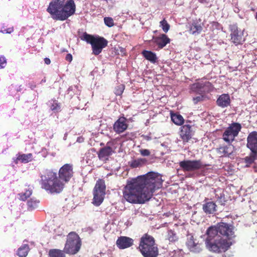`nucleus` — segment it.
<instances>
[{
  "label": "nucleus",
  "mask_w": 257,
  "mask_h": 257,
  "mask_svg": "<svg viewBox=\"0 0 257 257\" xmlns=\"http://www.w3.org/2000/svg\"><path fill=\"white\" fill-rule=\"evenodd\" d=\"M247 148L250 152L257 153V132H252L247 138Z\"/></svg>",
  "instance_id": "obj_13"
},
{
  "label": "nucleus",
  "mask_w": 257,
  "mask_h": 257,
  "mask_svg": "<svg viewBox=\"0 0 257 257\" xmlns=\"http://www.w3.org/2000/svg\"><path fill=\"white\" fill-rule=\"evenodd\" d=\"M172 257H184L183 251L180 250H175Z\"/></svg>",
  "instance_id": "obj_45"
},
{
  "label": "nucleus",
  "mask_w": 257,
  "mask_h": 257,
  "mask_svg": "<svg viewBox=\"0 0 257 257\" xmlns=\"http://www.w3.org/2000/svg\"><path fill=\"white\" fill-rule=\"evenodd\" d=\"M140 152L141 154L143 156H149L150 155V151L147 149L140 150Z\"/></svg>",
  "instance_id": "obj_46"
},
{
  "label": "nucleus",
  "mask_w": 257,
  "mask_h": 257,
  "mask_svg": "<svg viewBox=\"0 0 257 257\" xmlns=\"http://www.w3.org/2000/svg\"><path fill=\"white\" fill-rule=\"evenodd\" d=\"M39 201L34 198H31L27 201L28 209L29 210H33L35 209L38 206Z\"/></svg>",
  "instance_id": "obj_33"
},
{
  "label": "nucleus",
  "mask_w": 257,
  "mask_h": 257,
  "mask_svg": "<svg viewBox=\"0 0 257 257\" xmlns=\"http://www.w3.org/2000/svg\"><path fill=\"white\" fill-rule=\"evenodd\" d=\"M257 159V153H253L251 152L250 155L244 158V162L246 167H249L253 164L254 161Z\"/></svg>",
  "instance_id": "obj_30"
},
{
  "label": "nucleus",
  "mask_w": 257,
  "mask_h": 257,
  "mask_svg": "<svg viewBox=\"0 0 257 257\" xmlns=\"http://www.w3.org/2000/svg\"><path fill=\"white\" fill-rule=\"evenodd\" d=\"M107 45V41L104 38H97V39L93 42V44L91 45L93 53L95 55H98Z\"/></svg>",
  "instance_id": "obj_12"
},
{
  "label": "nucleus",
  "mask_w": 257,
  "mask_h": 257,
  "mask_svg": "<svg viewBox=\"0 0 257 257\" xmlns=\"http://www.w3.org/2000/svg\"><path fill=\"white\" fill-rule=\"evenodd\" d=\"M104 194L95 193L93 192V199L92 203L96 206H99L103 202Z\"/></svg>",
  "instance_id": "obj_27"
},
{
  "label": "nucleus",
  "mask_w": 257,
  "mask_h": 257,
  "mask_svg": "<svg viewBox=\"0 0 257 257\" xmlns=\"http://www.w3.org/2000/svg\"><path fill=\"white\" fill-rule=\"evenodd\" d=\"M81 39V40L86 41L87 43H89L92 45L93 44V42L97 39V38H94L91 35H89L85 32L83 33Z\"/></svg>",
  "instance_id": "obj_35"
},
{
  "label": "nucleus",
  "mask_w": 257,
  "mask_h": 257,
  "mask_svg": "<svg viewBox=\"0 0 257 257\" xmlns=\"http://www.w3.org/2000/svg\"><path fill=\"white\" fill-rule=\"evenodd\" d=\"M14 31L13 27H10L8 28H6L4 26H3L0 31V32L4 34H11Z\"/></svg>",
  "instance_id": "obj_42"
},
{
  "label": "nucleus",
  "mask_w": 257,
  "mask_h": 257,
  "mask_svg": "<svg viewBox=\"0 0 257 257\" xmlns=\"http://www.w3.org/2000/svg\"><path fill=\"white\" fill-rule=\"evenodd\" d=\"M113 152L112 148L106 146L100 149L98 154L99 159L102 160H107L109 156Z\"/></svg>",
  "instance_id": "obj_20"
},
{
  "label": "nucleus",
  "mask_w": 257,
  "mask_h": 257,
  "mask_svg": "<svg viewBox=\"0 0 257 257\" xmlns=\"http://www.w3.org/2000/svg\"><path fill=\"white\" fill-rule=\"evenodd\" d=\"M75 10L73 0H52L47 9L53 20L62 21L73 15Z\"/></svg>",
  "instance_id": "obj_3"
},
{
  "label": "nucleus",
  "mask_w": 257,
  "mask_h": 257,
  "mask_svg": "<svg viewBox=\"0 0 257 257\" xmlns=\"http://www.w3.org/2000/svg\"><path fill=\"white\" fill-rule=\"evenodd\" d=\"M202 28L200 25H198L196 23H193L190 28V33L193 35H198L202 31Z\"/></svg>",
  "instance_id": "obj_31"
},
{
  "label": "nucleus",
  "mask_w": 257,
  "mask_h": 257,
  "mask_svg": "<svg viewBox=\"0 0 257 257\" xmlns=\"http://www.w3.org/2000/svg\"><path fill=\"white\" fill-rule=\"evenodd\" d=\"M105 185L104 182L102 180H98L95 185L93 189V192L95 193H100L105 194Z\"/></svg>",
  "instance_id": "obj_23"
},
{
  "label": "nucleus",
  "mask_w": 257,
  "mask_h": 257,
  "mask_svg": "<svg viewBox=\"0 0 257 257\" xmlns=\"http://www.w3.org/2000/svg\"><path fill=\"white\" fill-rule=\"evenodd\" d=\"M18 87V85L12 84L9 87V91L12 95H15L17 93L16 88Z\"/></svg>",
  "instance_id": "obj_41"
},
{
  "label": "nucleus",
  "mask_w": 257,
  "mask_h": 257,
  "mask_svg": "<svg viewBox=\"0 0 257 257\" xmlns=\"http://www.w3.org/2000/svg\"><path fill=\"white\" fill-rule=\"evenodd\" d=\"M83 141V138H80V137H78L77 140V142H79V143L82 142Z\"/></svg>",
  "instance_id": "obj_53"
},
{
  "label": "nucleus",
  "mask_w": 257,
  "mask_h": 257,
  "mask_svg": "<svg viewBox=\"0 0 257 257\" xmlns=\"http://www.w3.org/2000/svg\"><path fill=\"white\" fill-rule=\"evenodd\" d=\"M230 98L228 94H222L219 96L216 100L217 105L221 107L225 108L230 104Z\"/></svg>",
  "instance_id": "obj_18"
},
{
  "label": "nucleus",
  "mask_w": 257,
  "mask_h": 257,
  "mask_svg": "<svg viewBox=\"0 0 257 257\" xmlns=\"http://www.w3.org/2000/svg\"><path fill=\"white\" fill-rule=\"evenodd\" d=\"M71 89V87H69V88H68V91H69V90H70Z\"/></svg>",
  "instance_id": "obj_55"
},
{
  "label": "nucleus",
  "mask_w": 257,
  "mask_h": 257,
  "mask_svg": "<svg viewBox=\"0 0 257 257\" xmlns=\"http://www.w3.org/2000/svg\"><path fill=\"white\" fill-rule=\"evenodd\" d=\"M139 248L144 257H157L159 255V249L154 237L148 234L141 237Z\"/></svg>",
  "instance_id": "obj_5"
},
{
  "label": "nucleus",
  "mask_w": 257,
  "mask_h": 257,
  "mask_svg": "<svg viewBox=\"0 0 257 257\" xmlns=\"http://www.w3.org/2000/svg\"><path fill=\"white\" fill-rule=\"evenodd\" d=\"M204 99V96L200 95L196 97H193V101L194 104H196L198 102L203 101Z\"/></svg>",
  "instance_id": "obj_43"
},
{
  "label": "nucleus",
  "mask_w": 257,
  "mask_h": 257,
  "mask_svg": "<svg viewBox=\"0 0 257 257\" xmlns=\"http://www.w3.org/2000/svg\"><path fill=\"white\" fill-rule=\"evenodd\" d=\"M232 148L231 145L220 147L217 149V152L221 156H228L233 152Z\"/></svg>",
  "instance_id": "obj_25"
},
{
  "label": "nucleus",
  "mask_w": 257,
  "mask_h": 257,
  "mask_svg": "<svg viewBox=\"0 0 257 257\" xmlns=\"http://www.w3.org/2000/svg\"><path fill=\"white\" fill-rule=\"evenodd\" d=\"M171 118L172 121L176 125H181L184 123V119L180 114L171 112Z\"/></svg>",
  "instance_id": "obj_26"
},
{
  "label": "nucleus",
  "mask_w": 257,
  "mask_h": 257,
  "mask_svg": "<svg viewBox=\"0 0 257 257\" xmlns=\"http://www.w3.org/2000/svg\"><path fill=\"white\" fill-rule=\"evenodd\" d=\"M150 139V138L149 137H148L147 140H149Z\"/></svg>",
  "instance_id": "obj_56"
},
{
  "label": "nucleus",
  "mask_w": 257,
  "mask_h": 257,
  "mask_svg": "<svg viewBox=\"0 0 257 257\" xmlns=\"http://www.w3.org/2000/svg\"><path fill=\"white\" fill-rule=\"evenodd\" d=\"M104 22L106 26L108 27H111L114 26V21L111 17H105L104 18Z\"/></svg>",
  "instance_id": "obj_40"
},
{
  "label": "nucleus",
  "mask_w": 257,
  "mask_h": 257,
  "mask_svg": "<svg viewBox=\"0 0 257 257\" xmlns=\"http://www.w3.org/2000/svg\"><path fill=\"white\" fill-rule=\"evenodd\" d=\"M162 176L150 172L127 181L123 192L124 198L133 204H143L149 201L156 190L162 186Z\"/></svg>",
  "instance_id": "obj_1"
},
{
  "label": "nucleus",
  "mask_w": 257,
  "mask_h": 257,
  "mask_svg": "<svg viewBox=\"0 0 257 257\" xmlns=\"http://www.w3.org/2000/svg\"><path fill=\"white\" fill-rule=\"evenodd\" d=\"M32 194V190L31 188H29L26 190L25 192L20 194V199L25 201L28 197H29Z\"/></svg>",
  "instance_id": "obj_37"
},
{
  "label": "nucleus",
  "mask_w": 257,
  "mask_h": 257,
  "mask_svg": "<svg viewBox=\"0 0 257 257\" xmlns=\"http://www.w3.org/2000/svg\"><path fill=\"white\" fill-rule=\"evenodd\" d=\"M216 205L212 201H209L203 205V210L206 214H213L216 211Z\"/></svg>",
  "instance_id": "obj_22"
},
{
  "label": "nucleus",
  "mask_w": 257,
  "mask_h": 257,
  "mask_svg": "<svg viewBox=\"0 0 257 257\" xmlns=\"http://www.w3.org/2000/svg\"><path fill=\"white\" fill-rule=\"evenodd\" d=\"M29 251V247L28 244H24L19 248L17 254L20 257H26Z\"/></svg>",
  "instance_id": "obj_29"
},
{
  "label": "nucleus",
  "mask_w": 257,
  "mask_h": 257,
  "mask_svg": "<svg viewBox=\"0 0 257 257\" xmlns=\"http://www.w3.org/2000/svg\"><path fill=\"white\" fill-rule=\"evenodd\" d=\"M160 26L162 28L165 33H167L170 29L169 24L165 19L160 22Z\"/></svg>",
  "instance_id": "obj_38"
},
{
  "label": "nucleus",
  "mask_w": 257,
  "mask_h": 257,
  "mask_svg": "<svg viewBox=\"0 0 257 257\" xmlns=\"http://www.w3.org/2000/svg\"><path fill=\"white\" fill-rule=\"evenodd\" d=\"M128 127L127 119L123 117H120L114 123L113 128L117 134H120L124 132Z\"/></svg>",
  "instance_id": "obj_14"
},
{
  "label": "nucleus",
  "mask_w": 257,
  "mask_h": 257,
  "mask_svg": "<svg viewBox=\"0 0 257 257\" xmlns=\"http://www.w3.org/2000/svg\"><path fill=\"white\" fill-rule=\"evenodd\" d=\"M6 62V58L3 56H0V69L5 67Z\"/></svg>",
  "instance_id": "obj_44"
},
{
  "label": "nucleus",
  "mask_w": 257,
  "mask_h": 257,
  "mask_svg": "<svg viewBox=\"0 0 257 257\" xmlns=\"http://www.w3.org/2000/svg\"><path fill=\"white\" fill-rule=\"evenodd\" d=\"M241 128L239 123L233 122L225 130L222 135L223 140L228 144L231 143L238 135Z\"/></svg>",
  "instance_id": "obj_7"
},
{
  "label": "nucleus",
  "mask_w": 257,
  "mask_h": 257,
  "mask_svg": "<svg viewBox=\"0 0 257 257\" xmlns=\"http://www.w3.org/2000/svg\"><path fill=\"white\" fill-rule=\"evenodd\" d=\"M66 60L71 62L72 60V56L71 54H67L65 57Z\"/></svg>",
  "instance_id": "obj_47"
},
{
  "label": "nucleus",
  "mask_w": 257,
  "mask_h": 257,
  "mask_svg": "<svg viewBox=\"0 0 257 257\" xmlns=\"http://www.w3.org/2000/svg\"><path fill=\"white\" fill-rule=\"evenodd\" d=\"M199 2L201 3H208L209 0H199Z\"/></svg>",
  "instance_id": "obj_51"
},
{
  "label": "nucleus",
  "mask_w": 257,
  "mask_h": 257,
  "mask_svg": "<svg viewBox=\"0 0 257 257\" xmlns=\"http://www.w3.org/2000/svg\"><path fill=\"white\" fill-rule=\"evenodd\" d=\"M191 127V126L189 124H185L181 126L180 137L183 142H187L191 139L193 136V131Z\"/></svg>",
  "instance_id": "obj_16"
},
{
  "label": "nucleus",
  "mask_w": 257,
  "mask_h": 257,
  "mask_svg": "<svg viewBox=\"0 0 257 257\" xmlns=\"http://www.w3.org/2000/svg\"><path fill=\"white\" fill-rule=\"evenodd\" d=\"M81 245L79 236L75 232H71L67 236L64 251L66 253L74 254L79 250Z\"/></svg>",
  "instance_id": "obj_6"
},
{
  "label": "nucleus",
  "mask_w": 257,
  "mask_h": 257,
  "mask_svg": "<svg viewBox=\"0 0 257 257\" xmlns=\"http://www.w3.org/2000/svg\"><path fill=\"white\" fill-rule=\"evenodd\" d=\"M22 88L21 85H18V87L16 88L17 92L22 91Z\"/></svg>",
  "instance_id": "obj_50"
},
{
  "label": "nucleus",
  "mask_w": 257,
  "mask_h": 257,
  "mask_svg": "<svg viewBox=\"0 0 257 257\" xmlns=\"http://www.w3.org/2000/svg\"><path fill=\"white\" fill-rule=\"evenodd\" d=\"M68 136V133H65L63 137V140L66 141Z\"/></svg>",
  "instance_id": "obj_52"
},
{
  "label": "nucleus",
  "mask_w": 257,
  "mask_h": 257,
  "mask_svg": "<svg viewBox=\"0 0 257 257\" xmlns=\"http://www.w3.org/2000/svg\"><path fill=\"white\" fill-rule=\"evenodd\" d=\"M40 178L39 183L41 187L47 192L59 193L62 191L64 184L58 179L56 172L51 170H46L40 174Z\"/></svg>",
  "instance_id": "obj_4"
},
{
  "label": "nucleus",
  "mask_w": 257,
  "mask_h": 257,
  "mask_svg": "<svg viewBox=\"0 0 257 257\" xmlns=\"http://www.w3.org/2000/svg\"><path fill=\"white\" fill-rule=\"evenodd\" d=\"M167 238L170 242H174L177 239V237L173 231L169 230L168 231Z\"/></svg>",
  "instance_id": "obj_36"
},
{
  "label": "nucleus",
  "mask_w": 257,
  "mask_h": 257,
  "mask_svg": "<svg viewBox=\"0 0 257 257\" xmlns=\"http://www.w3.org/2000/svg\"><path fill=\"white\" fill-rule=\"evenodd\" d=\"M186 244L189 250L191 252L198 253L202 250L201 244L196 241L192 234H187Z\"/></svg>",
  "instance_id": "obj_11"
},
{
  "label": "nucleus",
  "mask_w": 257,
  "mask_h": 257,
  "mask_svg": "<svg viewBox=\"0 0 257 257\" xmlns=\"http://www.w3.org/2000/svg\"><path fill=\"white\" fill-rule=\"evenodd\" d=\"M49 103L51 110L54 112H58L61 110L60 104L57 100H52L49 101Z\"/></svg>",
  "instance_id": "obj_34"
},
{
  "label": "nucleus",
  "mask_w": 257,
  "mask_h": 257,
  "mask_svg": "<svg viewBox=\"0 0 257 257\" xmlns=\"http://www.w3.org/2000/svg\"><path fill=\"white\" fill-rule=\"evenodd\" d=\"M73 175V166L70 164L64 165L59 170V177L60 179L67 182Z\"/></svg>",
  "instance_id": "obj_10"
},
{
  "label": "nucleus",
  "mask_w": 257,
  "mask_h": 257,
  "mask_svg": "<svg viewBox=\"0 0 257 257\" xmlns=\"http://www.w3.org/2000/svg\"><path fill=\"white\" fill-rule=\"evenodd\" d=\"M44 61H45V63L46 64H49L51 62V61L50 60L49 58H46L44 59Z\"/></svg>",
  "instance_id": "obj_49"
},
{
  "label": "nucleus",
  "mask_w": 257,
  "mask_h": 257,
  "mask_svg": "<svg viewBox=\"0 0 257 257\" xmlns=\"http://www.w3.org/2000/svg\"><path fill=\"white\" fill-rule=\"evenodd\" d=\"M180 169L184 172H192L202 168V162L198 160H184L179 163Z\"/></svg>",
  "instance_id": "obj_8"
},
{
  "label": "nucleus",
  "mask_w": 257,
  "mask_h": 257,
  "mask_svg": "<svg viewBox=\"0 0 257 257\" xmlns=\"http://www.w3.org/2000/svg\"><path fill=\"white\" fill-rule=\"evenodd\" d=\"M49 257H65L63 251L58 249H52L49 251Z\"/></svg>",
  "instance_id": "obj_32"
},
{
  "label": "nucleus",
  "mask_w": 257,
  "mask_h": 257,
  "mask_svg": "<svg viewBox=\"0 0 257 257\" xmlns=\"http://www.w3.org/2000/svg\"><path fill=\"white\" fill-rule=\"evenodd\" d=\"M230 40L235 45L241 44L245 41L244 36V30L239 29L235 25H232L230 27Z\"/></svg>",
  "instance_id": "obj_9"
},
{
  "label": "nucleus",
  "mask_w": 257,
  "mask_h": 257,
  "mask_svg": "<svg viewBox=\"0 0 257 257\" xmlns=\"http://www.w3.org/2000/svg\"><path fill=\"white\" fill-rule=\"evenodd\" d=\"M147 160L144 158H138L137 159L132 160L130 163V165L132 168H138L144 165Z\"/></svg>",
  "instance_id": "obj_28"
},
{
  "label": "nucleus",
  "mask_w": 257,
  "mask_h": 257,
  "mask_svg": "<svg viewBox=\"0 0 257 257\" xmlns=\"http://www.w3.org/2000/svg\"><path fill=\"white\" fill-rule=\"evenodd\" d=\"M211 85L210 83L209 82H198L197 83L193 84L191 86V90L193 91L196 92H203L205 90H203L205 86L208 87Z\"/></svg>",
  "instance_id": "obj_24"
},
{
  "label": "nucleus",
  "mask_w": 257,
  "mask_h": 257,
  "mask_svg": "<svg viewBox=\"0 0 257 257\" xmlns=\"http://www.w3.org/2000/svg\"><path fill=\"white\" fill-rule=\"evenodd\" d=\"M45 81L46 80L45 79H43L42 80L41 82H45Z\"/></svg>",
  "instance_id": "obj_54"
},
{
  "label": "nucleus",
  "mask_w": 257,
  "mask_h": 257,
  "mask_svg": "<svg viewBox=\"0 0 257 257\" xmlns=\"http://www.w3.org/2000/svg\"><path fill=\"white\" fill-rule=\"evenodd\" d=\"M33 159V155L31 153L29 154H18L16 155V158L14 160V162L16 164H18V162L20 161L22 163H28L32 161Z\"/></svg>",
  "instance_id": "obj_19"
},
{
  "label": "nucleus",
  "mask_w": 257,
  "mask_h": 257,
  "mask_svg": "<svg viewBox=\"0 0 257 257\" xmlns=\"http://www.w3.org/2000/svg\"><path fill=\"white\" fill-rule=\"evenodd\" d=\"M142 54L146 60L153 64H155L157 61L158 58L156 53L152 51L144 50L142 51Z\"/></svg>",
  "instance_id": "obj_21"
},
{
  "label": "nucleus",
  "mask_w": 257,
  "mask_h": 257,
  "mask_svg": "<svg viewBox=\"0 0 257 257\" xmlns=\"http://www.w3.org/2000/svg\"><path fill=\"white\" fill-rule=\"evenodd\" d=\"M134 240L128 237L120 236L116 240V245L120 249H124L133 244Z\"/></svg>",
  "instance_id": "obj_17"
},
{
  "label": "nucleus",
  "mask_w": 257,
  "mask_h": 257,
  "mask_svg": "<svg viewBox=\"0 0 257 257\" xmlns=\"http://www.w3.org/2000/svg\"><path fill=\"white\" fill-rule=\"evenodd\" d=\"M152 42L157 45L159 49H162L170 43V39L165 34H161L158 37H153Z\"/></svg>",
  "instance_id": "obj_15"
},
{
  "label": "nucleus",
  "mask_w": 257,
  "mask_h": 257,
  "mask_svg": "<svg viewBox=\"0 0 257 257\" xmlns=\"http://www.w3.org/2000/svg\"><path fill=\"white\" fill-rule=\"evenodd\" d=\"M124 85L123 84H120L117 85L114 90V93L116 95H121L123 93L124 89Z\"/></svg>",
  "instance_id": "obj_39"
},
{
  "label": "nucleus",
  "mask_w": 257,
  "mask_h": 257,
  "mask_svg": "<svg viewBox=\"0 0 257 257\" xmlns=\"http://www.w3.org/2000/svg\"><path fill=\"white\" fill-rule=\"evenodd\" d=\"M29 87L32 89H34L36 87V84L34 82H31L29 83Z\"/></svg>",
  "instance_id": "obj_48"
},
{
  "label": "nucleus",
  "mask_w": 257,
  "mask_h": 257,
  "mask_svg": "<svg viewBox=\"0 0 257 257\" xmlns=\"http://www.w3.org/2000/svg\"><path fill=\"white\" fill-rule=\"evenodd\" d=\"M206 234L205 240L206 248L216 253L227 250L232 244L230 240L235 237L233 226L223 222L209 227Z\"/></svg>",
  "instance_id": "obj_2"
}]
</instances>
